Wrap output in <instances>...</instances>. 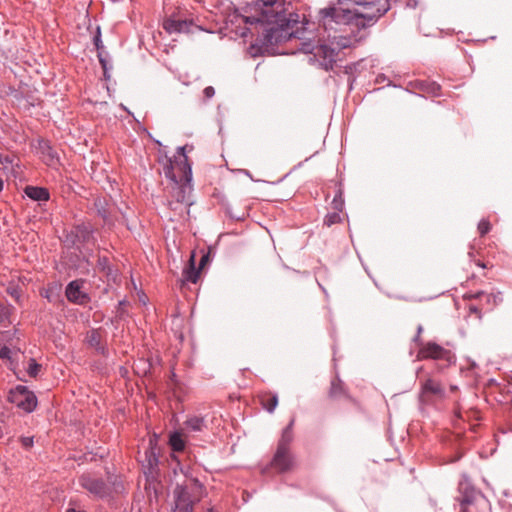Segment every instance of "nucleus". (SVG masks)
I'll return each instance as SVG.
<instances>
[{
    "label": "nucleus",
    "mask_w": 512,
    "mask_h": 512,
    "mask_svg": "<svg viewBox=\"0 0 512 512\" xmlns=\"http://www.w3.org/2000/svg\"><path fill=\"white\" fill-rule=\"evenodd\" d=\"M81 288L82 281L79 280L71 281L66 286L65 295L69 302L77 305H84L90 300L89 295L83 292Z\"/></svg>",
    "instance_id": "14"
},
{
    "label": "nucleus",
    "mask_w": 512,
    "mask_h": 512,
    "mask_svg": "<svg viewBox=\"0 0 512 512\" xmlns=\"http://www.w3.org/2000/svg\"><path fill=\"white\" fill-rule=\"evenodd\" d=\"M476 496L477 493L473 488L466 489V491L462 493L461 497L459 498L461 512L469 511V507L473 504Z\"/></svg>",
    "instance_id": "26"
},
{
    "label": "nucleus",
    "mask_w": 512,
    "mask_h": 512,
    "mask_svg": "<svg viewBox=\"0 0 512 512\" xmlns=\"http://www.w3.org/2000/svg\"><path fill=\"white\" fill-rule=\"evenodd\" d=\"M97 269L107 277L112 275V268L110 266L109 259L106 256H99L97 260Z\"/></svg>",
    "instance_id": "30"
},
{
    "label": "nucleus",
    "mask_w": 512,
    "mask_h": 512,
    "mask_svg": "<svg viewBox=\"0 0 512 512\" xmlns=\"http://www.w3.org/2000/svg\"><path fill=\"white\" fill-rule=\"evenodd\" d=\"M205 494L203 484L196 478L187 480L183 485H177L174 490V502L176 512H193L194 505Z\"/></svg>",
    "instance_id": "4"
},
{
    "label": "nucleus",
    "mask_w": 512,
    "mask_h": 512,
    "mask_svg": "<svg viewBox=\"0 0 512 512\" xmlns=\"http://www.w3.org/2000/svg\"><path fill=\"white\" fill-rule=\"evenodd\" d=\"M25 194L34 201H48L50 193L47 188L38 186H27L25 188Z\"/></svg>",
    "instance_id": "21"
},
{
    "label": "nucleus",
    "mask_w": 512,
    "mask_h": 512,
    "mask_svg": "<svg viewBox=\"0 0 512 512\" xmlns=\"http://www.w3.org/2000/svg\"><path fill=\"white\" fill-rule=\"evenodd\" d=\"M465 299H480L481 301H485L487 304V309H492L495 307L498 303V300L500 301L499 294H493V293H485L483 291H479L477 293H466L464 295Z\"/></svg>",
    "instance_id": "19"
},
{
    "label": "nucleus",
    "mask_w": 512,
    "mask_h": 512,
    "mask_svg": "<svg viewBox=\"0 0 512 512\" xmlns=\"http://www.w3.org/2000/svg\"><path fill=\"white\" fill-rule=\"evenodd\" d=\"M414 89L419 92L431 96V97H439L441 96V86L430 80H416L412 83Z\"/></svg>",
    "instance_id": "18"
},
{
    "label": "nucleus",
    "mask_w": 512,
    "mask_h": 512,
    "mask_svg": "<svg viewBox=\"0 0 512 512\" xmlns=\"http://www.w3.org/2000/svg\"><path fill=\"white\" fill-rule=\"evenodd\" d=\"M37 153L41 160L50 167H56L60 163L59 156L52 147L50 141L39 139L36 146Z\"/></svg>",
    "instance_id": "11"
},
{
    "label": "nucleus",
    "mask_w": 512,
    "mask_h": 512,
    "mask_svg": "<svg viewBox=\"0 0 512 512\" xmlns=\"http://www.w3.org/2000/svg\"><path fill=\"white\" fill-rule=\"evenodd\" d=\"M61 286L59 284H50L40 292V295L49 302L55 303L60 297Z\"/></svg>",
    "instance_id": "27"
},
{
    "label": "nucleus",
    "mask_w": 512,
    "mask_h": 512,
    "mask_svg": "<svg viewBox=\"0 0 512 512\" xmlns=\"http://www.w3.org/2000/svg\"><path fill=\"white\" fill-rule=\"evenodd\" d=\"M390 8V0H337L336 3L320 9L318 17L326 29L332 28V24L367 29Z\"/></svg>",
    "instance_id": "2"
},
{
    "label": "nucleus",
    "mask_w": 512,
    "mask_h": 512,
    "mask_svg": "<svg viewBox=\"0 0 512 512\" xmlns=\"http://www.w3.org/2000/svg\"><path fill=\"white\" fill-rule=\"evenodd\" d=\"M300 45V51L311 55L309 61L313 64H317L325 71L334 68L339 50L350 46L346 39L341 43L338 42L336 48L327 43H315L311 40L301 42Z\"/></svg>",
    "instance_id": "3"
},
{
    "label": "nucleus",
    "mask_w": 512,
    "mask_h": 512,
    "mask_svg": "<svg viewBox=\"0 0 512 512\" xmlns=\"http://www.w3.org/2000/svg\"><path fill=\"white\" fill-rule=\"evenodd\" d=\"M208 258H209V255L208 254H205L202 256L201 260H200V263H199V269H201L202 267H204V265L206 264V262L208 261Z\"/></svg>",
    "instance_id": "43"
},
{
    "label": "nucleus",
    "mask_w": 512,
    "mask_h": 512,
    "mask_svg": "<svg viewBox=\"0 0 512 512\" xmlns=\"http://www.w3.org/2000/svg\"><path fill=\"white\" fill-rule=\"evenodd\" d=\"M203 95L206 100L211 99L215 95V89L212 86H207L203 90Z\"/></svg>",
    "instance_id": "39"
},
{
    "label": "nucleus",
    "mask_w": 512,
    "mask_h": 512,
    "mask_svg": "<svg viewBox=\"0 0 512 512\" xmlns=\"http://www.w3.org/2000/svg\"><path fill=\"white\" fill-rule=\"evenodd\" d=\"M20 441H21L22 446L24 448H26V449L31 448L33 446V444H34V438L33 437H28V436L27 437H21Z\"/></svg>",
    "instance_id": "38"
},
{
    "label": "nucleus",
    "mask_w": 512,
    "mask_h": 512,
    "mask_svg": "<svg viewBox=\"0 0 512 512\" xmlns=\"http://www.w3.org/2000/svg\"><path fill=\"white\" fill-rule=\"evenodd\" d=\"M270 465L279 473H285L296 466V458L291 449L277 447Z\"/></svg>",
    "instance_id": "9"
},
{
    "label": "nucleus",
    "mask_w": 512,
    "mask_h": 512,
    "mask_svg": "<svg viewBox=\"0 0 512 512\" xmlns=\"http://www.w3.org/2000/svg\"><path fill=\"white\" fill-rule=\"evenodd\" d=\"M468 309L471 314H475L479 319L482 317L481 308L475 305H469Z\"/></svg>",
    "instance_id": "41"
},
{
    "label": "nucleus",
    "mask_w": 512,
    "mask_h": 512,
    "mask_svg": "<svg viewBox=\"0 0 512 512\" xmlns=\"http://www.w3.org/2000/svg\"><path fill=\"white\" fill-rule=\"evenodd\" d=\"M491 228L492 226L488 219H481L477 227L480 236H485L486 234H488Z\"/></svg>",
    "instance_id": "36"
},
{
    "label": "nucleus",
    "mask_w": 512,
    "mask_h": 512,
    "mask_svg": "<svg viewBox=\"0 0 512 512\" xmlns=\"http://www.w3.org/2000/svg\"><path fill=\"white\" fill-rule=\"evenodd\" d=\"M342 211L334 210L333 212L328 213L324 218V225L330 227L334 224H338L342 222L341 213Z\"/></svg>",
    "instance_id": "31"
},
{
    "label": "nucleus",
    "mask_w": 512,
    "mask_h": 512,
    "mask_svg": "<svg viewBox=\"0 0 512 512\" xmlns=\"http://www.w3.org/2000/svg\"><path fill=\"white\" fill-rule=\"evenodd\" d=\"M192 181L172 182L171 196L177 203L191 205L190 195L192 193Z\"/></svg>",
    "instance_id": "13"
},
{
    "label": "nucleus",
    "mask_w": 512,
    "mask_h": 512,
    "mask_svg": "<svg viewBox=\"0 0 512 512\" xmlns=\"http://www.w3.org/2000/svg\"><path fill=\"white\" fill-rule=\"evenodd\" d=\"M328 397L331 400L345 398L349 400L357 409L362 410L360 402L349 394L345 383L340 379L338 375H336L331 380L330 387L328 390Z\"/></svg>",
    "instance_id": "10"
},
{
    "label": "nucleus",
    "mask_w": 512,
    "mask_h": 512,
    "mask_svg": "<svg viewBox=\"0 0 512 512\" xmlns=\"http://www.w3.org/2000/svg\"><path fill=\"white\" fill-rule=\"evenodd\" d=\"M334 189H335V195H334V198L331 203L332 208L337 211H343L344 206H345V201H344V197H343V194H344L343 184L340 181H336L334 183Z\"/></svg>",
    "instance_id": "22"
},
{
    "label": "nucleus",
    "mask_w": 512,
    "mask_h": 512,
    "mask_svg": "<svg viewBox=\"0 0 512 512\" xmlns=\"http://www.w3.org/2000/svg\"><path fill=\"white\" fill-rule=\"evenodd\" d=\"M95 206L97 208L98 215L103 219L105 224H111V220L109 218V213L107 209L104 207V202L100 199L95 201Z\"/></svg>",
    "instance_id": "34"
},
{
    "label": "nucleus",
    "mask_w": 512,
    "mask_h": 512,
    "mask_svg": "<svg viewBox=\"0 0 512 512\" xmlns=\"http://www.w3.org/2000/svg\"><path fill=\"white\" fill-rule=\"evenodd\" d=\"M169 445L174 452H182L185 449L186 442L179 432H173L169 437Z\"/></svg>",
    "instance_id": "28"
},
{
    "label": "nucleus",
    "mask_w": 512,
    "mask_h": 512,
    "mask_svg": "<svg viewBox=\"0 0 512 512\" xmlns=\"http://www.w3.org/2000/svg\"><path fill=\"white\" fill-rule=\"evenodd\" d=\"M417 360H435L443 364V366H450L455 363L454 353L436 342L427 341L418 349Z\"/></svg>",
    "instance_id": "6"
},
{
    "label": "nucleus",
    "mask_w": 512,
    "mask_h": 512,
    "mask_svg": "<svg viewBox=\"0 0 512 512\" xmlns=\"http://www.w3.org/2000/svg\"><path fill=\"white\" fill-rule=\"evenodd\" d=\"M66 512H85V511H83V510H77V509H75V508H68V509L66 510Z\"/></svg>",
    "instance_id": "44"
},
{
    "label": "nucleus",
    "mask_w": 512,
    "mask_h": 512,
    "mask_svg": "<svg viewBox=\"0 0 512 512\" xmlns=\"http://www.w3.org/2000/svg\"><path fill=\"white\" fill-rule=\"evenodd\" d=\"M18 352H20V349H11L8 346H3L0 349V359L2 360H8L11 364H13V356L17 355Z\"/></svg>",
    "instance_id": "32"
},
{
    "label": "nucleus",
    "mask_w": 512,
    "mask_h": 512,
    "mask_svg": "<svg viewBox=\"0 0 512 512\" xmlns=\"http://www.w3.org/2000/svg\"><path fill=\"white\" fill-rule=\"evenodd\" d=\"M41 368L42 366L39 363H37L34 358H31L28 362L26 371L30 377L36 378L39 372L41 371Z\"/></svg>",
    "instance_id": "35"
},
{
    "label": "nucleus",
    "mask_w": 512,
    "mask_h": 512,
    "mask_svg": "<svg viewBox=\"0 0 512 512\" xmlns=\"http://www.w3.org/2000/svg\"><path fill=\"white\" fill-rule=\"evenodd\" d=\"M71 237H73L70 240L71 245L80 248V246L93 240V229L85 223L76 225L71 231Z\"/></svg>",
    "instance_id": "15"
},
{
    "label": "nucleus",
    "mask_w": 512,
    "mask_h": 512,
    "mask_svg": "<svg viewBox=\"0 0 512 512\" xmlns=\"http://www.w3.org/2000/svg\"><path fill=\"white\" fill-rule=\"evenodd\" d=\"M294 418L291 419L289 424L283 429L281 438L278 441L277 447L288 448L291 449V443L293 441V426H294Z\"/></svg>",
    "instance_id": "24"
},
{
    "label": "nucleus",
    "mask_w": 512,
    "mask_h": 512,
    "mask_svg": "<svg viewBox=\"0 0 512 512\" xmlns=\"http://www.w3.org/2000/svg\"><path fill=\"white\" fill-rule=\"evenodd\" d=\"M260 404L263 409L269 413H273L278 405V396L271 391H265L259 394Z\"/></svg>",
    "instance_id": "20"
},
{
    "label": "nucleus",
    "mask_w": 512,
    "mask_h": 512,
    "mask_svg": "<svg viewBox=\"0 0 512 512\" xmlns=\"http://www.w3.org/2000/svg\"><path fill=\"white\" fill-rule=\"evenodd\" d=\"M182 276L184 281L191 282L193 284L197 283L200 276V269L195 267L194 254H192L189 260V266L184 269Z\"/></svg>",
    "instance_id": "23"
},
{
    "label": "nucleus",
    "mask_w": 512,
    "mask_h": 512,
    "mask_svg": "<svg viewBox=\"0 0 512 512\" xmlns=\"http://www.w3.org/2000/svg\"><path fill=\"white\" fill-rule=\"evenodd\" d=\"M7 294H9L14 300L21 304L22 289L19 285L10 283L6 288Z\"/></svg>",
    "instance_id": "33"
},
{
    "label": "nucleus",
    "mask_w": 512,
    "mask_h": 512,
    "mask_svg": "<svg viewBox=\"0 0 512 512\" xmlns=\"http://www.w3.org/2000/svg\"><path fill=\"white\" fill-rule=\"evenodd\" d=\"M79 486L95 498L103 499L110 496L112 489L102 477L94 472H84L78 476Z\"/></svg>",
    "instance_id": "7"
},
{
    "label": "nucleus",
    "mask_w": 512,
    "mask_h": 512,
    "mask_svg": "<svg viewBox=\"0 0 512 512\" xmlns=\"http://www.w3.org/2000/svg\"><path fill=\"white\" fill-rule=\"evenodd\" d=\"M422 332H423L422 325H418L417 333H416V335L413 338V342L418 346V348H421V345L426 343V342L422 341V338H421Z\"/></svg>",
    "instance_id": "37"
},
{
    "label": "nucleus",
    "mask_w": 512,
    "mask_h": 512,
    "mask_svg": "<svg viewBox=\"0 0 512 512\" xmlns=\"http://www.w3.org/2000/svg\"><path fill=\"white\" fill-rule=\"evenodd\" d=\"M421 395L425 398L429 396L443 398L445 395V390L440 381H437L433 378H428L421 383Z\"/></svg>",
    "instance_id": "17"
},
{
    "label": "nucleus",
    "mask_w": 512,
    "mask_h": 512,
    "mask_svg": "<svg viewBox=\"0 0 512 512\" xmlns=\"http://www.w3.org/2000/svg\"><path fill=\"white\" fill-rule=\"evenodd\" d=\"M3 186H4V183H3L2 178L0 177V192L3 190Z\"/></svg>",
    "instance_id": "45"
},
{
    "label": "nucleus",
    "mask_w": 512,
    "mask_h": 512,
    "mask_svg": "<svg viewBox=\"0 0 512 512\" xmlns=\"http://www.w3.org/2000/svg\"><path fill=\"white\" fill-rule=\"evenodd\" d=\"M184 426L190 431L200 432L206 427L205 419L202 416H189L184 422Z\"/></svg>",
    "instance_id": "25"
},
{
    "label": "nucleus",
    "mask_w": 512,
    "mask_h": 512,
    "mask_svg": "<svg viewBox=\"0 0 512 512\" xmlns=\"http://www.w3.org/2000/svg\"><path fill=\"white\" fill-rule=\"evenodd\" d=\"M197 27L191 19H177L169 17L163 22L164 30L169 33H190L193 28Z\"/></svg>",
    "instance_id": "12"
},
{
    "label": "nucleus",
    "mask_w": 512,
    "mask_h": 512,
    "mask_svg": "<svg viewBox=\"0 0 512 512\" xmlns=\"http://www.w3.org/2000/svg\"><path fill=\"white\" fill-rule=\"evenodd\" d=\"M188 145L177 148L173 158L166 157L163 172L171 182L192 181V168L186 155Z\"/></svg>",
    "instance_id": "5"
},
{
    "label": "nucleus",
    "mask_w": 512,
    "mask_h": 512,
    "mask_svg": "<svg viewBox=\"0 0 512 512\" xmlns=\"http://www.w3.org/2000/svg\"><path fill=\"white\" fill-rule=\"evenodd\" d=\"M8 400L24 412L31 413L37 407V397L26 386L18 385L9 391Z\"/></svg>",
    "instance_id": "8"
},
{
    "label": "nucleus",
    "mask_w": 512,
    "mask_h": 512,
    "mask_svg": "<svg viewBox=\"0 0 512 512\" xmlns=\"http://www.w3.org/2000/svg\"><path fill=\"white\" fill-rule=\"evenodd\" d=\"M254 14L245 23L255 25L256 39L248 52L252 57L274 51L275 46L292 38L302 39L304 24L295 13H285L284 5L276 0H257L253 3Z\"/></svg>",
    "instance_id": "1"
},
{
    "label": "nucleus",
    "mask_w": 512,
    "mask_h": 512,
    "mask_svg": "<svg viewBox=\"0 0 512 512\" xmlns=\"http://www.w3.org/2000/svg\"><path fill=\"white\" fill-rule=\"evenodd\" d=\"M94 44L98 51L102 48V42H101L100 35H97L94 37Z\"/></svg>",
    "instance_id": "42"
},
{
    "label": "nucleus",
    "mask_w": 512,
    "mask_h": 512,
    "mask_svg": "<svg viewBox=\"0 0 512 512\" xmlns=\"http://www.w3.org/2000/svg\"><path fill=\"white\" fill-rule=\"evenodd\" d=\"M13 306L5 305L0 302V324L3 326H8L11 324V314L13 312Z\"/></svg>",
    "instance_id": "29"
},
{
    "label": "nucleus",
    "mask_w": 512,
    "mask_h": 512,
    "mask_svg": "<svg viewBox=\"0 0 512 512\" xmlns=\"http://www.w3.org/2000/svg\"><path fill=\"white\" fill-rule=\"evenodd\" d=\"M98 58H99V62L101 64V66L103 68L105 78H109V75L107 73V70H108L107 61L105 60V58L102 57L101 52L98 53Z\"/></svg>",
    "instance_id": "40"
},
{
    "label": "nucleus",
    "mask_w": 512,
    "mask_h": 512,
    "mask_svg": "<svg viewBox=\"0 0 512 512\" xmlns=\"http://www.w3.org/2000/svg\"><path fill=\"white\" fill-rule=\"evenodd\" d=\"M86 343L94 348L99 354L106 355L107 354V346L103 341V331L101 328L91 329L86 333L85 336Z\"/></svg>",
    "instance_id": "16"
}]
</instances>
